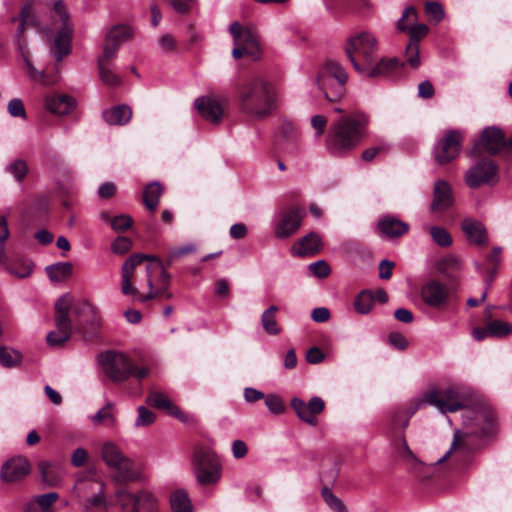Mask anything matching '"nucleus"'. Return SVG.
I'll return each mask as SVG.
<instances>
[{"mask_svg":"<svg viewBox=\"0 0 512 512\" xmlns=\"http://www.w3.org/2000/svg\"><path fill=\"white\" fill-rule=\"evenodd\" d=\"M91 420L96 425L113 427L116 423V415L113 403L108 402L103 408H101L91 417Z\"/></svg>","mask_w":512,"mask_h":512,"instance_id":"ea45409f","label":"nucleus"},{"mask_svg":"<svg viewBox=\"0 0 512 512\" xmlns=\"http://www.w3.org/2000/svg\"><path fill=\"white\" fill-rule=\"evenodd\" d=\"M221 464H214L212 467H204L195 471L198 482L202 485L217 483L221 477Z\"/></svg>","mask_w":512,"mask_h":512,"instance_id":"58836bf2","label":"nucleus"},{"mask_svg":"<svg viewBox=\"0 0 512 512\" xmlns=\"http://www.w3.org/2000/svg\"><path fill=\"white\" fill-rule=\"evenodd\" d=\"M194 470L221 464L217 455L209 448H197L193 455Z\"/></svg>","mask_w":512,"mask_h":512,"instance_id":"f704fd0d","label":"nucleus"},{"mask_svg":"<svg viewBox=\"0 0 512 512\" xmlns=\"http://www.w3.org/2000/svg\"><path fill=\"white\" fill-rule=\"evenodd\" d=\"M229 32L234 40V49L232 55L235 59L248 56L253 60H258L261 56V48L257 34L249 27H244L238 22H233L229 26Z\"/></svg>","mask_w":512,"mask_h":512,"instance_id":"9d476101","label":"nucleus"},{"mask_svg":"<svg viewBox=\"0 0 512 512\" xmlns=\"http://www.w3.org/2000/svg\"><path fill=\"white\" fill-rule=\"evenodd\" d=\"M309 270L319 278H325L330 274V267L324 260L311 263L309 265Z\"/></svg>","mask_w":512,"mask_h":512,"instance_id":"e2e57ef3","label":"nucleus"},{"mask_svg":"<svg viewBox=\"0 0 512 512\" xmlns=\"http://www.w3.org/2000/svg\"><path fill=\"white\" fill-rule=\"evenodd\" d=\"M74 105V98L66 94H49L45 97V107L53 114L67 115L73 110Z\"/></svg>","mask_w":512,"mask_h":512,"instance_id":"c85d7f7f","label":"nucleus"},{"mask_svg":"<svg viewBox=\"0 0 512 512\" xmlns=\"http://www.w3.org/2000/svg\"><path fill=\"white\" fill-rule=\"evenodd\" d=\"M409 423V416L403 412H396L392 417V429L395 432V445L398 447L399 455L403 458H414V455L404 437L403 431L397 432V429H405Z\"/></svg>","mask_w":512,"mask_h":512,"instance_id":"5701e85b","label":"nucleus"},{"mask_svg":"<svg viewBox=\"0 0 512 512\" xmlns=\"http://www.w3.org/2000/svg\"><path fill=\"white\" fill-rule=\"evenodd\" d=\"M17 182H22L28 174V165L23 159H15L5 167Z\"/></svg>","mask_w":512,"mask_h":512,"instance_id":"c03bdc74","label":"nucleus"},{"mask_svg":"<svg viewBox=\"0 0 512 512\" xmlns=\"http://www.w3.org/2000/svg\"><path fill=\"white\" fill-rule=\"evenodd\" d=\"M53 12L55 16L59 17L61 23L59 32L54 40L55 56L57 61H61L63 57L70 53L72 28L69 22V14L61 0L54 3Z\"/></svg>","mask_w":512,"mask_h":512,"instance_id":"f8f14e48","label":"nucleus"},{"mask_svg":"<svg viewBox=\"0 0 512 512\" xmlns=\"http://www.w3.org/2000/svg\"><path fill=\"white\" fill-rule=\"evenodd\" d=\"M425 12L437 23L444 17V10L439 2H427L425 5Z\"/></svg>","mask_w":512,"mask_h":512,"instance_id":"052dcab7","label":"nucleus"},{"mask_svg":"<svg viewBox=\"0 0 512 512\" xmlns=\"http://www.w3.org/2000/svg\"><path fill=\"white\" fill-rule=\"evenodd\" d=\"M321 245L320 236L311 232L296 242L292 246L291 252L293 255L297 256L314 255L320 251Z\"/></svg>","mask_w":512,"mask_h":512,"instance_id":"7c9ffc66","label":"nucleus"},{"mask_svg":"<svg viewBox=\"0 0 512 512\" xmlns=\"http://www.w3.org/2000/svg\"><path fill=\"white\" fill-rule=\"evenodd\" d=\"M420 294L426 305L441 309L448 303L450 291L445 284L437 280H430L422 286Z\"/></svg>","mask_w":512,"mask_h":512,"instance_id":"a211bd4d","label":"nucleus"},{"mask_svg":"<svg viewBox=\"0 0 512 512\" xmlns=\"http://www.w3.org/2000/svg\"><path fill=\"white\" fill-rule=\"evenodd\" d=\"M317 86L319 90L324 94L325 98L330 102H335L340 100L343 96H335L334 97V79H329L328 82L322 84L320 81V75H317L316 79Z\"/></svg>","mask_w":512,"mask_h":512,"instance_id":"6e6d98bb","label":"nucleus"},{"mask_svg":"<svg viewBox=\"0 0 512 512\" xmlns=\"http://www.w3.org/2000/svg\"><path fill=\"white\" fill-rule=\"evenodd\" d=\"M195 107L200 115L212 124H218L223 116L220 103L211 97H200L195 100Z\"/></svg>","mask_w":512,"mask_h":512,"instance_id":"393cba45","label":"nucleus"},{"mask_svg":"<svg viewBox=\"0 0 512 512\" xmlns=\"http://www.w3.org/2000/svg\"><path fill=\"white\" fill-rule=\"evenodd\" d=\"M146 403L154 408L159 410H164L169 415L177 418L183 423L189 421L188 415L180 410V408L175 405L167 395L162 392H151L146 399Z\"/></svg>","mask_w":512,"mask_h":512,"instance_id":"aec40b11","label":"nucleus"},{"mask_svg":"<svg viewBox=\"0 0 512 512\" xmlns=\"http://www.w3.org/2000/svg\"><path fill=\"white\" fill-rule=\"evenodd\" d=\"M494 414L485 409H465L463 414V428L454 434L450 449L437 463L444 462L453 450L463 454L472 452L481 447L482 439L494 433Z\"/></svg>","mask_w":512,"mask_h":512,"instance_id":"7ed1b4c3","label":"nucleus"},{"mask_svg":"<svg viewBox=\"0 0 512 512\" xmlns=\"http://www.w3.org/2000/svg\"><path fill=\"white\" fill-rule=\"evenodd\" d=\"M162 193L163 187L159 182H152L145 187L143 202L147 209L152 212L156 210Z\"/></svg>","mask_w":512,"mask_h":512,"instance_id":"c9c22d12","label":"nucleus"},{"mask_svg":"<svg viewBox=\"0 0 512 512\" xmlns=\"http://www.w3.org/2000/svg\"><path fill=\"white\" fill-rule=\"evenodd\" d=\"M101 455L103 461L112 470L113 478L116 482H133L140 478V473L135 463L125 457L114 443H104Z\"/></svg>","mask_w":512,"mask_h":512,"instance_id":"0eeeda50","label":"nucleus"},{"mask_svg":"<svg viewBox=\"0 0 512 512\" xmlns=\"http://www.w3.org/2000/svg\"><path fill=\"white\" fill-rule=\"evenodd\" d=\"M321 496L331 510L335 512H347V508L342 500L337 497L330 488L324 487L321 491Z\"/></svg>","mask_w":512,"mask_h":512,"instance_id":"de8ad7c7","label":"nucleus"},{"mask_svg":"<svg viewBox=\"0 0 512 512\" xmlns=\"http://www.w3.org/2000/svg\"><path fill=\"white\" fill-rule=\"evenodd\" d=\"M22 58L25 62L27 74L33 82L39 83L43 86H52L59 81V76L57 73H49L47 70H37L33 66L27 51L22 50Z\"/></svg>","mask_w":512,"mask_h":512,"instance_id":"c756f323","label":"nucleus"},{"mask_svg":"<svg viewBox=\"0 0 512 512\" xmlns=\"http://www.w3.org/2000/svg\"><path fill=\"white\" fill-rule=\"evenodd\" d=\"M378 41L369 32H360L348 38L345 52L354 69L369 78L381 77L397 70L403 64L397 58L377 59Z\"/></svg>","mask_w":512,"mask_h":512,"instance_id":"f03ea898","label":"nucleus"},{"mask_svg":"<svg viewBox=\"0 0 512 512\" xmlns=\"http://www.w3.org/2000/svg\"><path fill=\"white\" fill-rule=\"evenodd\" d=\"M278 308L274 305L266 309L261 316V323L266 333L270 335H278L281 329L276 321V313Z\"/></svg>","mask_w":512,"mask_h":512,"instance_id":"79ce46f5","label":"nucleus"},{"mask_svg":"<svg viewBox=\"0 0 512 512\" xmlns=\"http://www.w3.org/2000/svg\"><path fill=\"white\" fill-rule=\"evenodd\" d=\"M318 75H320V81L322 84H326L329 79H334V97L344 96L348 74L338 61L333 59L326 60L320 68Z\"/></svg>","mask_w":512,"mask_h":512,"instance_id":"2eb2a0df","label":"nucleus"},{"mask_svg":"<svg viewBox=\"0 0 512 512\" xmlns=\"http://www.w3.org/2000/svg\"><path fill=\"white\" fill-rule=\"evenodd\" d=\"M304 214L305 211L300 207H291L283 211L275 225V237L285 239L295 234L301 226Z\"/></svg>","mask_w":512,"mask_h":512,"instance_id":"dca6fc26","label":"nucleus"},{"mask_svg":"<svg viewBox=\"0 0 512 512\" xmlns=\"http://www.w3.org/2000/svg\"><path fill=\"white\" fill-rule=\"evenodd\" d=\"M118 512H161L155 495L149 490L132 492L121 488L115 493Z\"/></svg>","mask_w":512,"mask_h":512,"instance_id":"1a4fd4ad","label":"nucleus"},{"mask_svg":"<svg viewBox=\"0 0 512 512\" xmlns=\"http://www.w3.org/2000/svg\"><path fill=\"white\" fill-rule=\"evenodd\" d=\"M20 23L17 30V36L20 37L27 26L37 25V20L33 14V9L30 4H26L20 12Z\"/></svg>","mask_w":512,"mask_h":512,"instance_id":"49530a36","label":"nucleus"},{"mask_svg":"<svg viewBox=\"0 0 512 512\" xmlns=\"http://www.w3.org/2000/svg\"><path fill=\"white\" fill-rule=\"evenodd\" d=\"M488 324V333L492 338H504L512 334V323L502 320H492Z\"/></svg>","mask_w":512,"mask_h":512,"instance_id":"37998d69","label":"nucleus"},{"mask_svg":"<svg viewBox=\"0 0 512 512\" xmlns=\"http://www.w3.org/2000/svg\"><path fill=\"white\" fill-rule=\"evenodd\" d=\"M72 297L69 294L61 296L55 303V326L56 330L47 335V342L50 346H59L68 341L72 334V324L69 313L72 307Z\"/></svg>","mask_w":512,"mask_h":512,"instance_id":"9b49d317","label":"nucleus"},{"mask_svg":"<svg viewBox=\"0 0 512 512\" xmlns=\"http://www.w3.org/2000/svg\"><path fill=\"white\" fill-rule=\"evenodd\" d=\"M170 278V274L157 256L134 253L121 267V292L141 303L161 295L170 299Z\"/></svg>","mask_w":512,"mask_h":512,"instance_id":"f257e3e1","label":"nucleus"},{"mask_svg":"<svg viewBox=\"0 0 512 512\" xmlns=\"http://www.w3.org/2000/svg\"><path fill=\"white\" fill-rule=\"evenodd\" d=\"M99 491L96 495L88 498L83 504L84 512H108L111 504L106 499L104 484H99Z\"/></svg>","mask_w":512,"mask_h":512,"instance_id":"72a5a7b5","label":"nucleus"},{"mask_svg":"<svg viewBox=\"0 0 512 512\" xmlns=\"http://www.w3.org/2000/svg\"><path fill=\"white\" fill-rule=\"evenodd\" d=\"M97 361L105 376L116 384L123 383L130 377L141 380L150 373L149 368L137 367L128 355L118 351L101 352L97 356Z\"/></svg>","mask_w":512,"mask_h":512,"instance_id":"423d86ee","label":"nucleus"},{"mask_svg":"<svg viewBox=\"0 0 512 512\" xmlns=\"http://www.w3.org/2000/svg\"><path fill=\"white\" fill-rule=\"evenodd\" d=\"M291 407L302 421L311 426H316L318 423L316 416L323 412L325 403L318 396H313L308 403L295 397L291 400Z\"/></svg>","mask_w":512,"mask_h":512,"instance_id":"f3484780","label":"nucleus"},{"mask_svg":"<svg viewBox=\"0 0 512 512\" xmlns=\"http://www.w3.org/2000/svg\"><path fill=\"white\" fill-rule=\"evenodd\" d=\"M461 227L470 244L478 247L488 245L487 230L480 221L473 218H466L463 220Z\"/></svg>","mask_w":512,"mask_h":512,"instance_id":"b1692460","label":"nucleus"},{"mask_svg":"<svg viewBox=\"0 0 512 512\" xmlns=\"http://www.w3.org/2000/svg\"><path fill=\"white\" fill-rule=\"evenodd\" d=\"M407 63L412 68H418L420 65V49L419 44L415 42H409L405 51Z\"/></svg>","mask_w":512,"mask_h":512,"instance_id":"864d4df0","label":"nucleus"},{"mask_svg":"<svg viewBox=\"0 0 512 512\" xmlns=\"http://www.w3.org/2000/svg\"><path fill=\"white\" fill-rule=\"evenodd\" d=\"M378 229L386 237L395 238L406 234L409 226L395 217H385L378 222Z\"/></svg>","mask_w":512,"mask_h":512,"instance_id":"2f4dec72","label":"nucleus"},{"mask_svg":"<svg viewBox=\"0 0 512 512\" xmlns=\"http://www.w3.org/2000/svg\"><path fill=\"white\" fill-rule=\"evenodd\" d=\"M7 110L13 117H21L23 119L26 118V111L23 101L19 98H13L10 100L7 106Z\"/></svg>","mask_w":512,"mask_h":512,"instance_id":"680f3d73","label":"nucleus"},{"mask_svg":"<svg viewBox=\"0 0 512 512\" xmlns=\"http://www.w3.org/2000/svg\"><path fill=\"white\" fill-rule=\"evenodd\" d=\"M389 343L398 350H405L408 347L407 339L399 332L389 334Z\"/></svg>","mask_w":512,"mask_h":512,"instance_id":"69168bd1","label":"nucleus"},{"mask_svg":"<svg viewBox=\"0 0 512 512\" xmlns=\"http://www.w3.org/2000/svg\"><path fill=\"white\" fill-rule=\"evenodd\" d=\"M480 142L489 154L496 155L503 150L504 133L498 127H487L482 131Z\"/></svg>","mask_w":512,"mask_h":512,"instance_id":"cd10ccee","label":"nucleus"},{"mask_svg":"<svg viewBox=\"0 0 512 512\" xmlns=\"http://www.w3.org/2000/svg\"><path fill=\"white\" fill-rule=\"evenodd\" d=\"M45 270L51 281L61 282L72 275L73 265L70 262H60L47 266Z\"/></svg>","mask_w":512,"mask_h":512,"instance_id":"e433bc0d","label":"nucleus"},{"mask_svg":"<svg viewBox=\"0 0 512 512\" xmlns=\"http://www.w3.org/2000/svg\"><path fill=\"white\" fill-rule=\"evenodd\" d=\"M132 248V241L124 236L117 237L111 244V250L116 254H125Z\"/></svg>","mask_w":512,"mask_h":512,"instance_id":"bf43d9fd","label":"nucleus"},{"mask_svg":"<svg viewBox=\"0 0 512 512\" xmlns=\"http://www.w3.org/2000/svg\"><path fill=\"white\" fill-rule=\"evenodd\" d=\"M374 304V296L372 291L361 292L354 302L355 309L360 314L369 313L372 310Z\"/></svg>","mask_w":512,"mask_h":512,"instance_id":"a18cd8bd","label":"nucleus"},{"mask_svg":"<svg viewBox=\"0 0 512 512\" xmlns=\"http://www.w3.org/2000/svg\"><path fill=\"white\" fill-rule=\"evenodd\" d=\"M460 261L455 256H447L444 257L438 265V269L440 272L447 276H452L454 272L460 269Z\"/></svg>","mask_w":512,"mask_h":512,"instance_id":"3c124183","label":"nucleus"},{"mask_svg":"<svg viewBox=\"0 0 512 512\" xmlns=\"http://www.w3.org/2000/svg\"><path fill=\"white\" fill-rule=\"evenodd\" d=\"M498 181V168L490 159H483L471 166L465 175V182L470 188L495 184Z\"/></svg>","mask_w":512,"mask_h":512,"instance_id":"4468645a","label":"nucleus"},{"mask_svg":"<svg viewBox=\"0 0 512 512\" xmlns=\"http://www.w3.org/2000/svg\"><path fill=\"white\" fill-rule=\"evenodd\" d=\"M196 251V246L192 243L186 244L184 246L175 248L169 252L167 263L168 265H171L172 262L184 255L194 253Z\"/></svg>","mask_w":512,"mask_h":512,"instance_id":"13d9d810","label":"nucleus"},{"mask_svg":"<svg viewBox=\"0 0 512 512\" xmlns=\"http://www.w3.org/2000/svg\"><path fill=\"white\" fill-rule=\"evenodd\" d=\"M327 125V119L323 115H314L311 118V126L315 130L316 135L319 137L323 135Z\"/></svg>","mask_w":512,"mask_h":512,"instance_id":"338daca9","label":"nucleus"},{"mask_svg":"<svg viewBox=\"0 0 512 512\" xmlns=\"http://www.w3.org/2000/svg\"><path fill=\"white\" fill-rule=\"evenodd\" d=\"M104 121L108 125H125L132 117V110L127 105H118L104 110L102 113Z\"/></svg>","mask_w":512,"mask_h":512,"instance_id":"473e14b6","label":"nucleus"},{"mask_svg":"<svg viewBox=\"0 0 512 512\" xmlns=\"http://www.w3.org/2000/svg\"><path fill=\"white\" fill-rule=\"evenodd\" d=\"M132 36L133 30L128 25H116L112 27L106 34L103 51L109 49L110 51H114V56H117L122 43L128 41Z\"/></svg>","mask_w":512,"mask_h":512,"instance_id":"a878e982","label":"nucleus"},{"mask_svg":"<svg viewBox=\"0 0 512 512\" xmlns=\"http://www.w3.org/2000/svg\"><path fill=\"white\" fill-rule=\"evenodd\" d=\"M110 223L114 231L121 232L129 229L133 224V220L129 215L121 214L112 218Z\"/></svg>","mask_w":512,"mask_h":512,"instance_id":"5fc2aeb1","label":"nucleus"},{"mask_svg":"<svg viewBox=\"0 0 512 512\" xmlns=\"http://www.w3.org/2000/svg\"><path fill=\"white\" fill-rule=\"evenodd\" d=\"M39 469L43 482L49 486H56L62 479L61 469L49 462H41Z\"/></svg>","mask_w":512,"mask_h":512,"instance_id":"a19ab883","label":"nucleus"},{"mask_svg":"<svg viewBox=\"0 0 512 512\" xmlns=\"http://www.w3.org/2000/svg\"><path fill=\"white\" fill-rule=\"evenodd\" d=\"M238 102L242 112L263 119L276 109L277 92L269 81L254 77L239 86Z\"/></svg>","mask_w":512,"mask_h":512,"instance_id":"39448f33","label":"nucleus"},{"mask_svg":"<svg viewBox=\"0 0 512 512\" xmlns=\"http://www.w3.org/2000/svg\"><path fill=\"white\" fill-rule=\"evenodd\" d=\"M463 135L458 130L447 131L434 148V158L439 165H445L457 158L462 146Z\"/></svg>","mask_w":512,"mask_h":512,"instance_id":"ddd939ff","label":"nucleus"},{"mask_svg":"<svg viewBox=\"0 0 512 512\" xmlns=\"http://www.w3.org/2000/svg\"><path fill=\"white\" fill-rule=\"evenodd\" d=\"M172 512H193L188 494L184 490H175L170 495Z\"/></svg>","mask_w":512,"mask_h":512,"instance_id":"4c0bfd02","label":"nucleus"},{"mask_svg":"<svg viewBox=\"0 0 512 512\" xmlns=\"http://www.w3.org/2000/svg\"><path fill=\"white\" fill-rule=\"evenodd\" d=\"M155 414L144 406L138 407V416L135 421L136 427L148 426L155 421Z\"/></svg>","mask_w":512,"mask_h":512,"instance_id":"4d7b16f0","label":"nucleus"},{"mask_svg":"<svg viewBox=\"0 0 512 512\" xmlns=\"http://www.w3.org/2000/svg\"><path fill=\"white\" fill-rule=\"evenodd\" d=\"M369 118L363 113L343 116L332 124L325 145L333 156L341 157L353 151L365 136Z\"/></svg>","mask_w":512,"mask_h":512,"instance_id":"20e7f679","label":"nucleus"},{"mask_svg":"<svg viewBox=\"0 0 512 512\" xmlns=\"http://www.w3.org/2000/svg\"><path fill=\"white\" fill-rule=\"evenodd\" d=\"M433 241L441 247H448L452 244L450 233L442 227L432 226L429 229Z\"/></svg>","mask_w":512,"mask_h":512,"instance_id":"09e8293b","label":"nucleus"},{"mask_svg":"<svg viewBox=\"0 0 512 512\" xmlns=\"http://www.w3.org/2000/svg\"><path fill=\"white\" fill-rule=\"evenodd\" d=\"M114 51L106 49L98 58V70L101 81L108 86H117L121 83L120 77L112 69V60L115 59Z\"/></svg>","mask_w":512,"mask_h":512,"instance_id":"bb28decb","label":"nucleus"},{"mask_svg":"<svg viewBox=\"0 0 512 512\" xmlns=\"http://www.w3.org/2000/svg\"><path fill=\"white\" fill-rule=\"evenodd\" d=\"M21 362V355L18 351L0 347V363L5 367H13Z\"/></svg>","mask_w":512,"mask_h":512,"instance_id":"8fccbe9b","label":"nucleus"},{"mask_svg":"<svg viewBox=\"0 0 512 512\" xmlns=\"http://www.w3.org/2000/svg\"><path fill=\"white\" fill-rule=\"evenodd\" d=\"M435 406L440 412H456L464 407V392L458 385L432 387L425 391L419 405Z\"/></svg>","mask_w":512,"mask_h":512,"instance_id":"6e6552de","label":"nucleus"},{"mask_svg":"<svg viewBox=\"0 0 512 512\" xmlns=\"http://www.w3.org/2000/svg\"><path fill=\"white\" fill-rule=\"evenodd\" d=\"M454 202L453 192L450 184L445 180H438L434 184L433 201L431 210L442 212L452 206Z\"/></svg>","mask_w":512,"mask_h":512,"instance_id":"4be33fe9","label":"nucleus"},{"mask_svg":"<svg viewBox=\"0 0 512 512\" xmlns=\"http://www.w3.org/2000/svg\"><path fill=\"white\" fill-rule=\"evenodd\" d=\"M265 404L273 414H280L284 411V405L279 396L268 395L265 397Z\"/></svg>","mask_w":512,"mask_h":512,"instance_id":"0e129e2a","label":"nucleus"},{"mask_svg":"<svg viewBox=\"0 0 512 512\" xmlns=\"http://www.w3.org/2000/svg\"><path fill=\"white\" fill-rule=\"evenodd\" d=\"M30 472V465L24 457H14L6 461L0 470V478L4 482H16Z\"/></svg>","mask_w":512,"mask_h":512,"instance_id":"6ab92c4d","label":"nucleus"},{"mask_svg":"<svg viewBox=\"0 0 512 512\" xmlns=\"http://www.w3.org/2000/svg\"><path fill=\"white\" fill-rule=\"evenodd\" d=\"M417 18V12L414 7H408L404 10L402 17L397 22V28L400 31H407L410 36L409 42H415L419 44V41L425 37L429 28L425 24H413L410 28L405 24L406 20L415 21Z\"/></svg>","mask_w":512,"mask_h":512,"instance_id":"412c9836","label":"nucleus"},{"mask_svg":"<svg viewBox=\"0 0 512 512\" xmlns=\"http://www.w3.org/2000/svg\"><path fill=\"white\" fill-rule=\"evenodd\" d=\"M88 459V453L84 448H77L73 451L71 456V463L75 467L83 466Z\"/></svg>","mask_w":512,"mask_h":512,"instance_id":"774afa93","label":"nucleus"},{"mask_svg":"<svg viewBox=\"0 0 512 512\" xmlns=\"http://www.w3.org/2000/svg\"><path fill=\"white\" fill-rule=\"evenodd\" d=\"M58 498L59 496L56 492H50L36 496L34 501H31L29 504L39 505L40 509L47 512H53L51 510V506L58 500Z\"/></svg>","mask_w":512,"mask_h":512,"instance_id":"603ef678","label":"nucleus"}]
</instances>
